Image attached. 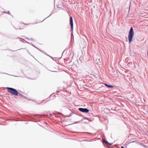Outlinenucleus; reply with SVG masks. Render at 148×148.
Listing matches in <instances>:
<instances>
[{
  "instance_id": "412c9836",
  "label": "nucleus",
  "mask_w": 148,
  "mask_h": 148,
  "mask_svg": "<svg viewBox=\"0 0 148 148\" xmlns=\"http://www.w3.org/2000/svg\"><path fill=\"white\" fill-rule=\"evenodd\" d=\"M49 17V16H48V17H46V18H47V17Z\"/></svg>"
},
{
  "instance_id": "ddd939ff",
  "label": "nucleus",
  "mask_w": 148,
  "mask_h": 148,
  "mask_svg": "<svg viewBox=\"0 0 148 148\" xmlns=\"http://www.w3.org/2000/svg\"><path fill=\"white\" fill-rule=\"evenodd\" d=\"M121 148H125L124 147H123V146H122L121 147Z\"/></svg>"
},
{
  "instance_id": "2eb2a0df",
  "label": "nucleus",
  "mask_w": 148,
  "mask_h": 148,
  "mask_svg": "<svg viewBox=\"0 0 148 148\" xmlns=\"http://www.w3.org/2000/svg\"><path fill=\"white\" fill-rule=\"evenodd\" d=\"M79 122V121H77V122H75V123H78Z\"/></svg>"
},
{
  "instance_id": "aec40b11",
  "label": "nucleus",
  "mask_w": 148,
  "mask_h": 148,
  "mask_svg": "<svg viewBox=\"0 0 148 148\" xmlns=\"http://www.w3.org/2000/svg\"><path fill=\"white\" fill-rule=\"evenodd\" d=\"M51 15V14H50V15L49 16H50Z\"/></svg>"
},
{
  "instance_id": "f3484780",
  "label": "nucleus",
  "mask_w": 148,
  "mask_h": 148,
  "mask_svg": "<svg viewBox=\"0 0 148 148\" xmlns=\"http://www.w3.org/2000/svg\"><path fill=\"white\" fill-rule=\"evenodd\" d=\"M38 115H38V114H36V115H35V116H38Z\"/></svg>"
},
{
  "instance_id": "f257e3e1",
  "label": "nucleus",
  "mask_w": 148,
  "mask_h": 148,
  "mask_svg": "<svg viewBox=\"0 0 148 148\" xmlns=\"http://www.w3.org/2000/svg\"><path fill=\"white\" fill-rule=\"evenodd\" d=\"M134 32L133 29L132 27H130V30L129 32L128 39L129 43L131 42L132 41V40L134 35Z\"/></svg>"
},
{
  "instance_id": "6ab92c4d",
  "label": "nucleus",
  "mask_w": 148,
  "mask_h": 148,
  "mask_svg": "<svg viewBox=\"0 0 148 148\" xmlns=\"http://www.w3.org/2000/svg\"><path fill=\"white\" fill-rule=\"evenodd\" d=\"M58 114H61V113H58Z\"/></svg>"
},
{
  "instance_id": "9b49d317",
  "label": "nucleus",
  "mask_w": 148,
  "mask_h": 148,
  "mask_svg": "<svg viewBox=\"0 0 148 148\" xmlns=\"http://www.w3.org/2000/svg\"><path fill=\"white\" fill-rule=\"evenodd\" d=\"M16 121H23V120H16Z\"/></svg>"
},
{
  "instance_id": "0eeeda50",
  "label": "nucleus",
  "mask_w": 148,
  "mask_h": 148,
  "mask_svg": "<svg viewBox=\"0 0 148 148\" xmlns=\"http://www.w3.org/2000/svg\"><path fill=\"white\" fill-rule=\"evenodd\" d=\"M105 86L107 87H108L109 88H111L113 87V86L111 85H109L108 84H104Z\"/></svg>"
},
{
  "instance_id": "f03ea898",
  "label": "nucleus",
  "mask_w": 148,
  "mask_h": 148,
  "mask_svg": "<svg viewBox=\"0 0 148 148\" xmlns=\"http://www.w3.org/2000/svg\"><path fill=\"white\" fill-rule=\"evenodd\" d=\"M6 88L8 91L12 94L15 96H17L18 95L19 92L16 89L10 87H7Z\"/></svg>"
},
{
  "instance_id": "20e7f679",
  "label": "nucleus",
  "mask_w": 148,
  "mask_h": 148,
  "mask_svg": "<svg viewBox=\"0 0 148 148\" xmlns=\"http://www.w3.org/2000/svg\"><path fill=\"white\" fill-rule=\"evenodd\" d=\"M70 24L71 27V31H72L73 29V21L72 16H70Z\"/></svg>"
},
{
  "instance_id": "4be33fe9",
  "label": "nucleus",
  "mask_w": 148,
  "mask_h": 148,
  "mask_svg": "<svg viewBox=\"0 0 148 148\" xmlns=\"http://www.w3.org/2000/svg\"><path fill=\"white\" fill-rule=\"evenodd\" d=\"M145 148H147V147H146Z\"/></svg>"
},
{
  "instance_id": "39448f33",
  "label": "nucleus",
  "mask_w": 148,
  "mask_h": 148,
  "mask_svg": "<svg viewBox=\"0 0 148 148\" xmlns=\"http://www.w3.org/2000/svg\"><path fill=\"white\" fill-rule=\"evenodd\" d=\"M103 143H105L106 145L109 146H111L113 144L112 143H109L105 140H103Z\"/></svg>"
},
{
  "instance_id": "1a4fd4ad",
  "label": "nucleus",
  "mask_w": 148,
  "mask_h": 148,
  "mask_svg": "<svg viewBox=\"0 0 148 148\" xmlns=\"http://www.w3.org/2000/svg\"><path fill=\"white\" fill-rule=\"evenodd\" d=\"M6 13L9 14H10V12L9 11H8Z\"/></svg>"
},
{
  "instance_id": "9d476101",
  "label": "nucleus",
  "mask_w": 148,
  "mask_h": 148,
  "mask_svg": "<svg viewBox=\"0 0 148 148\" xmlns=\"http://www.w3.org/2000/svg\"><path fill=\"white\" fill-rule=\"evenodd\" d=\"M23 49V48H21V49H18V50H16V51H17L18 50H21V49Z\"/></svg>"
},
{
  "instance_id": "7ed1b4c3",
  "label": "nucleus",
  "mask_w": 148,
  "mask_h": 148,
  "mask_svg": "<svg viewBox=\"0 0 148 148\" xmlns=\"http://www.w3.org/2000/svg\"><path fill=\"white\" fill-rule=\"evenodd\" d=\"M78 110L80 112L85 113H88L89 111V110L86 108H78Z\"/></svg>"
},
{
  "instance_id": "6e6552de",
  "label": "nucleus",
  "mask_w": 148,
  "mask_h": 148,
  "mask_svg": "<svg viewBox=\"0 0 148 148\" xmlns=\"http://www.w3.org/2000/svg\"><path fill=\"white\" fill-rule=\"evenodd\" d=\"M72 39H74V36H73V34L72 33L71 34V40Z\"/></svg>"
},
{
  "instance_id": "dca6fc26",
  "label": "nucleus",
  "mask_w": 148,
  "mask_h": 148,
  "mask_svg": "<svg viewBox=\"0 0 148 148\" xmlns=\"http://www.w3.org/2000/svg\"><path fill=\"white\" fill-rule=\"evenodd\" d=\"M84 119H88V118H85Z\"/></svg>"
},
{
  "instance_id": "a211bd4d",
  "label": "nucleus",
  "mask_w": 148,
  "mask_h": 148,
  "mask_svg": "<svg viewBox=\"0 0 148 148\" xmlns=\"http://www.w3.org/2000/svg\"><path fill=\"white\" fill-rule=\"evenodd\" d=\"M147 56H148V51H147Z\"/></svg>"
},
{
  "instance_id": "423d86ee",
  "label": "nucleus",
  "mask_w": 148,
  "mask_h": 148,
  "mask_svg": "<svg viewBox=\"0 0 148 148\" xmlns=\"http://www.w3.org/2000/svg\"><path fill=\"white\" fill-rule=\"evenodd\" d=\"M32 46L35 47V48H36V49H38V50H39L40 51L42 52V53H44V54H45L47 55V56H49V57H50V58H52V57H51V56H49V55H48V54H47L46 53H45L43 51H41V50H40L39 49H38V48L36 47H35L34 45H32Z\"/></svg>"
},
{
  "instance_id": "4468645a",
  "label": "nucleus",
  "mask_w": 148,
  "mask_h": 148,
  "mask_svg": "<svg viewBox=\"0 0 148 148\" xmlns=\"http://www.w3.org/2000/svg\"><path fill=\"white\" fill-rule=\"evenodd\" d=\"M19 96H20V95H21V93H18V94H19Z\"/></svg>"
},
{
  "instance_id": "f8f14e48",
  "label": "nucleus",
  "mask_w": 148,
  "mask_h": 148,
  "mask_svg": "<svg viewBox=\"0 0 148 148\" xmlns=\"http://www.w3.org/2000/svg\"><path fill=\"white\" fill-rule=\"evenodd\" d=\"M15 77H22V76H15Z\"/></svg>"
}]
</instances>
